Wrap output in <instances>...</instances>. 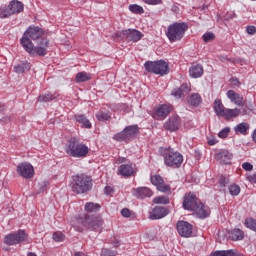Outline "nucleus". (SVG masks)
Listing matches in <instances>:
<instances>
[{"mask_svg":"<svg viewBox=\"0 0 256 256\" xmlns=\"http://www.w3.org/2000/svg\"><path fill=\"white\" fill-rule=\"evenodd\" d=\"M191 93V84L184 83L180 87L175 88L171 95L176 99H183V97H187Z\"/></svg>","mask_w":256,"mask_h":256,"instance_id":"a211bd4d","label":"nucleus"},{"mask_svg":"<svg viewBox=\"0 0 256 256\" xmlns=\"http://www.w3.org/2000/svg\"><path fill=\"white\" fill-rule=\"evenodd\" d=\"M57 97H59V95L57 93H46V94H42L40 96H38V101L39 103H47L49 101H53L55 99H57Z\"/></svg>","mask_w":256,"mask_h":256,"instance_id":"473e14b6","label":"nucleus"},{"mask_svg":"<svg viewBox=\"0 0 256 256\" xmlns=\"http://www.w3.org/2000/svg\"><path fill=\"white\" fill-rule=\"evenodd\" d=\"M181 127V118L178 115H172L167 122L164 123V129L166 131H178Z\"/></svg>","mask_w":256,"mask_h":256,"instance_id":"2eb2a0df","label":"nucleus"},{"mask_svg":"<svg viewBox=\"0 0 256 256\" xmlns=\"http://www.w3.org/2000/svg\"><path fill=\"white\" fill-rule=\"evenodd\" d=\"M124 161H127V159H126V158H123V159H122V162H124Z\"/></svg>","mask_w":256,"mask_h":256,"instance_id":"e2e57ef3","label":"nucleus"},{"mask_svg":"<svg viewBox=\"0 0 256 256\" xmlns=\"http://www.w3.org/2000/svg\"><path fill=\"white\" fill-rule=\"evenodd\" d=\"M65 152L70 157L83 159L89 154V147L82 143L79 138L73 137L68 140V143L65 147Z\"/></svg>","mask_w":256,"mask_h":256,"instance_id":"7ed1b4c3","label":"nucleus"},{"mask_svg":"<svg viewBox=\"0 0 256 256\" xmlns=\"http://www.w3.org/2000/svg\"><path fill=\"white\" fill-rule=\"evenodd\" d=\"M91 79V74L87 72H78L75 77L76 83H85V81H89Z\"/></svg>","mask_w":256,"mask_h":256,"instance_id":"c9c22d12","label":"nucleus"},{"mask_svg":"<svg viewBox=\"0 0 256 256\" xmlns=\"http://www.w3.org/2000/svg\"><path fill=\"white\" fill-rule=\"evenodd\" d=\"M53 240L56 241V243H61V242L65 241V234H63L61 232H55L53 234Z\"/></svg>","mask_w":256,"mask_h":256,"instance_id":"37998d69","label":"nucleus"},{"mask_svg":"<svg viewBox=\"0 0 256 256\" xmlns=\"http://www.w3.org/2000/svg\"><path fill=\"white\" fill-rule=\"evenodd\" d=\"M226 95L231 103H234V105H237L238 107H243V105H245L243 96L236 93L234 90H228Z\"/></svg>","mask_w":256,"mask_h":256,"instance_id":"6ab92c4d","label":"nucleus"},{"mask_svg":"<svg viewBox=\"0 0 256 256\" xmlns=\"http://www.w3.org/2000/svg\"><path fill=\"white\" fill-rule=\"evenodd\" d=\"M137 133H139V126L137 125L127 126L126 128H124L123 131L114 135L113 139L119 142L127 141V139H131L132 137H135Z\"/></svg>","mask_w":256,"mask_h":256,"instance_id":"1a4fd4ad","label":"nucleus"},{"mask_svg":"<svg viewBox=\"0 0 256 256\" xmlns=\"http://www.w3.org/2000/svg\"><path fill=\"white\" fill-rule=\"evenodd\" d=\"M231 132V128L229 127H225L224 129H222L219 133H218V137L220 139H227V137H229V133Z\"/></svg>","mask_w":256,"mask_h":256,"instance_id":"79ce46f5","label":"nucleus"},{"mask_svg":"<svg viewBox=\"0 0 256 256\" xmlns=\"http://www.w3.org/2000/svg\"><path fill=\"white\" fill-rule=\"evenodd\" d=\"M28 256H37V254L33 253V252H29Z\"/></svg>","mask_w":256,"mask_h":256,"instance_id":"052dcab7","label":"nucleus"},{"mask_svg":"<svg viewBox=\"0 0 256 256\" xmlns=\"http://www.w3.org/2000/svg\"><path fill=\"white\" fill-rule=\"evenodd\" d=\"M214 113H216L217 117H223L225 115V111L227 108L223 105V102H221V99H216L214 101Z\"/></svg>","mask_w":256,"mask_h":256,"instance_id":"a878e982","label":"nucleus"},{"mask_svg":"<svg viewBox=\"0 0 256 256\" xmlns=\"http://www.w3.org/2000/svg\"><path fill=\"white\" fill-rule=\"evenodd\" d=\"M219 183H220V187H227V185H229V178L225 176H220Z\"/></svg>","mask_w":256,"mask_h":256,"instance_id":"49530a36","label":"nucleus"},{"mask_svg":"<svg viewBox=\"0 0 256 256\" xmlns=\"http://www.w3.org/2000/svg\"><path fill=\"white\" fill-rule=\"evenodd\" d=\"M242 169H244V171H253V165L249 162H244L242 164Z\"/></svg>","mask_w":256,"mask_h":256,"instance_id":"8fccbe9b","label":"nucleus"},{"mask_svg":"<svg viewBox=\"0 0 256 256\" xmlns=\"http://www.w3.org/2000/svg\"><path fill=\"white\" fill-rule=\"evenodd\" d=\"M16 172L18 175H20V177H23V179H33L35 175V169L33 168V165L28 162H22L18 164Z\"/></svg>","mask_w":256,"mask_h":256,"instance_id":"9b49d317","label":"nucleus"},{"mask_svg":"<svg viewBox=\"0 0 256 256\" xmlns=\"http://www.w3.org/2000/svg\"><path fill=\"white\" fill-rule=\"evenodd\" d=\"M78 223H81L86 229L90 231H101V226L103 225V219L100 216H88L84 215L78 219Z\"/></svg>","mask_w":256,"mask_h":256,"instance_id":"0eeeda50","label":"nucleus"},{"mask_svg":"<svg viewBox=\"0 0 256 256\" xmlns=\"http://www.w3.org/2000/svg\"><path fill=\"white\" fill-rule=\"evenodd\" d=\"M122 35L126 37L127 41H132L133 43H137V41L143 39V33L137 29L124 30L122 31Z\"/></svg>","mask_w":256,"mask_h":256,"instance_id":"f3484780","label":"nucleus"},{"mask_svg":"<svg viewBox=\"0 0 256 256\" xmlns=\"http://www.w3.org/2000/svg\"><path fill=\"white\" fill-rule=\"evenodd\" d=\"M147 5H161L163 0H143Z\"/></svg>","mask_w":256,"mask_h":256,"instance_id":"09e8293b","label":"nucleus"},{"mask_svg":"<svg viewBox=\"0 0 256 256\" xmlns=\"http://www.w3.org/2000/svg\"><path fill=\"white\" fill-rule=\"evenodd\" d=\"M217 143V139L212 138L208 140V145H215Z\"/></svg>","mask_w":256,"mask_h":256,"instance_id":"4d7b16f0","label":"nucleus"},{"mask_svg":"<svg viewBox=\"0 0 256 256\" xmlns=\"http://www.w3.org/2000/svg\"><path fill=\"white\" fill-rule=\"evenodd\" d=\"M169 113H171V106L162 104L155 109L154 117L158 119H165V117H168Z\"/></svg>","mask_w":256,"mask_h":256,"instance_id":"412c9836","label":"nucleus"},{"mask_svg":"<svg viewBox=\"0 0 256 256\" xmlns=\"http://www.w3.org/2000/svg\"><path fill=\"white\" fill-rule=\"evenodd\" d=\"M105 195H111L113 193V188L111 186H106L104 188Z\"/></svg>","mask_w":256,"mask_h":256,"instance_id":"5fc2aeb1","label":"nucleus"},{"mask_svg":"<svg viewBox=\"0 0 256 256\" xmlns=\"http://www.w3.org/2000/svg\"><path fill=\"white\" fill-rule=\"evenodd\" d=\"M183 209L186 211H194V209L199 205V199L194 193H186L183 198Z\"/></svg>","mask_w":256,"mask_h":256,"instance_id":"f8f14e48","label":"nucleus"},{"mask_svg":"<svg viewBox=\"0 0 256 256\" xmlns=\"http://www.w3.org/2000/svg\"><path fill=\"white\" fill-rule=\"evenodd\" d=\"M70 189L76 195L89 193L93 189V179L85 174H77L72 177Z\"/></svg>","mask_w":256,"mask_h":256,"instance_id":"f03ea898","label":"nucleus"},{"mask_svg":"<svg viewBox=\"0 0 256 256\" xmlns=\"http://www.w3.org/2000/svg\"><path fill=\"white\" fill-rule=\"evenodd\" d=\"M189 29V26L185 22H175L168 26L166 36L170 43L175 41H181L185 37V33Z\"/></svg>","mask_w":256,"mask_h":256,"instance_id":"39448f33","label":"nucleus"},{"mask_svg":"<svg viewBox=\"0 0 256 256\" xmlns=\"http://www.w3.org/2000/svg\"><path fill=\"white\" fill-rule=\"evenodd\" d=\"M176 229L180 237L189 238L193 236V225L187 221H178Z\"/></svg>","mask_w":256,"mask_h":256,"instance_id":"ddd939ff","label":"nucleus"},{"mask_svg":"<svg viewBox=\"0 0 256 256\" xmlns=\"http://www.w3.org/2000/svg\"><path fill=\"white\" fill-rule=\"evenodd\" d=\"M248 181H250V183H256V173L255 174H252V175H249L247 177Z\"/></svg>","mask_w":256,"mask_h":256,"instance_id":"6e6d98bb","label":"nucleus"},{"mask_svg":"<svg viewBox=\"0 0 256 256\" xmlns=\"http://www.w3.org/2000/svg\"><path fill=\"white\" fill-rule=\"evenodd\" d=\"M101 209V205L98 203L87 202L84 206V211L87 213H97Z\"/></svg>","mask_w":256,"mask_h":256,"instance_id":"f704fd0d","label":"nucleus"},{"mask_svg":"<svg viewBox=\"0 0 256 256\" xmlns=\"http://www.w3.org/2000/svg\"><path fill=\"white\" fill-rule=\"evenodd\" d=\"M144 67L148 73H154V75H168L169 74V64L165 60L158 61H147Z\"/></svg>","mask_w":256,"mask_h":256,"instance_id":"423d86ee","label":"nucleus"},{"mask_svg":"<svg viewBox=\"0 0 256 256\" xmlns=\"http://www.w3.org/2000/svg\"><path fill=\"white\" fill-rule=\"evenodd\" d=\"M129 11H131V13H135L136 15H143V13H145L143 7L137 4H130Z\"/></svg>","mask_w":256,"mask_h":256,"instance_id":"4c0bfd02","label":"nucleus"},{"mask_svg":"<svg viewBox=\"0 0 256 256\" xmlns=\"http://www.w3.org/2000/svg\"><path fill=\"white\" fill-rule=\"evenodd\" d=\"M215 39V34L213 32H206L203 35V41L204 43H209Z\"/></svg>","mask_w":256,"mask_h":256,"instance_id":"c03bdc74","label":"nucleus"},{"mask_svg":"<svg viewBox=\"0 0 256 256\" xmlns=\"http://www.w3.org/2000/svg\"><path fill=\"white\" fill-rule=\"evenodd\" d=\"M31 70V63L28 61H21L18 64L14 65V72L18 75L25 73V71Z\"/></svg>","mask_w":256,"mask_h":256,"instance_id":"393cba45","label":"nucleus"},{"mask_svg":"<svg viewBox=\"0 0 256 256\" xmlns=\"http://www.w3.org/2000/svg\"><path fill=\"white\" fill-rule=\"evenodd\" d=\"M240 115H241V110L239 108H234V109L226 108L224 115L222 117H224L225 119H233L235 117H239Z\"/></svg>","mask_w":256,"mask_h":256,"instance_id":"7c9ffc66","label":"nucleus"},{"mask_svg":"<svg viewBox=\"0 0 256 256\" xmlns=\"http://www.w3.org/2000/svg\"><path fill=\"white\" fill-rule=\"evenodd\" d=\"M153 203L156 205H169V197L167 196H158L153 199Z\"/></svg>","mask_w":256,"mask_h":256,"instance_id":"58836bf2","label":"nucleus"},{"mask_svg":"<svg viewBox=\"0 0 256 256\" xmlns=\"http://www.w3.org/2000/svg\"><path fill=\"white\" fill-rule=\"evenodd\" d=\"M6 107L5 104H0V111H5Z\"/></svg>","mask_w":256,"mask_h":256,"instance_id":"13d9d810","label":"nucleus"},{"mask_svg":"<svg viewBox=\"0 0 256 256\" xmlns=\"http://www.w3.org/2000/svg\"><path fill=\"white\" fill-rule=\"evenodd\" d=\"M133 195L137 199H147V197H153V191L148 187H139L134 189Z\"/></svg>","mask_w":256,"mask_h":256,"instance_id":"aec40b11","label":"nucleus"},{"mask_svg":"<svg viewBox=\"0 0 256 256\" xmlns=\"http://www.w3.org/2000/svg\"><path fill=\"white\" fill-rule=\"evenodd\" d=\"M245 227H247V229H250L251 231H254V233H256V220L255 218L249 217L245 219L244 222Z\"/></svg>","mask_w":256,"mask_h":256,"instance_id":"e433bc0d","label":"nucleus"},{"mask_svg":"<svg viewBox=\"0 0 256 256\" xmlns=\"http://www.w3.org/2000/svg\"><path fill=\"white\" fill-rule=\"evenodd\" d=\"M218 159L224 165H229L231 163V159H233V154L229 152V150H222L218 154Z\"/></svg>","mask_w":256,"mask_h":256,"instance_id":"bb28decb","label":"nucleus"},{"mask_svg":"<svg viewBox=\"0 0 256 256\" xmlns=\"http://www.w3.org/2000/svg\"><path fill=\"white\" fill-rule=\"evenodd\" d=\"M96 119L99 121H109L111 119V115L108 112H103L102 110H99L96 113Z\"/></svg>","mask_w":256,"mask_h":256,"instance_id":"ea45409f","label":"nucleus"},{"mask_svg":"<svg viewBox=\"0 0 256 256\" xmlns=\"http://www.w3.org/2000/svg\"><path fill=\"white\" fill-rule=\"evenodd\" d=\"M245 237V233L243 232V230L236 228L234 230H231L230 232V239L232 241H242V239H244Z\"/></svg>","mask_w":256,"mask_h":256,"instance_id":"2f4dec72","label":"nucleus"},{"mask_svg":"<svg viewBox=\"0 0 256 256\" xmlns=\"http://www.w3.org/2000/svg\"><path fill=\"white\" fill-rule=\"evenodd\" d=\"M24 5L19 0H12L9 5L3 9H0V19H7L15 13H23Z\"/></svg>","mask_w":256,"mask_h":256,"instance_id":"6e6552de","label":"nucleus"},{"mask_svg":"<svg viewBox=\"0 0 256 256\" xmlns=\"http://www.w3.org/2000/svg\"><path fill=\"white\" fill-rule=\"evenodd\" d=\"M28 235L25 230H18L16 233H10L5 236L4 243L6 245H19L27 239Z\"/></svg>","mask_w":256,"mask_h":256,"instance_id":"9d476101","label":"nucleus"},{"mask_svg":"<svg viewBox=\"0 0 256 256\" xmlns=\"http://www.w3.org/2000/svg\"><path fill=\"white\" fill-rule=\"evenodd\" d=\"M193 212L195 213L196 217H198V219H207V217L211 215V208L202 202H199L194 208Z\"/></svg>","mask_w":256,"mask_h":256,"instance_id":"dca6fc26","label":"nucleus"},{"mask_svg":"<svg viewBox=\"0 0 256 256\" xmlns=\"http://www.w3.org/2000/svg\"><path fill=\"white\" fill-rule=\"evenodd\" d=\"M150 181L152 185H155L158 191H161V193H167V191H171V187L165 184L163 177L160 175L151 176Z\"/></svg>","mask_w":256,"mask_h":256,"instance_id":"4468645a","label":"nucleus"},{"mask_svg":"<svg viewBox=\"0 0 256 256\" xmlns=\"http://www.w3.org/2000/svg\"><path fill=\"white\" fill-rule=\"evenodd\" d=\"M47 182H42L39 186V190L37 192L38 195H41V193H45V191H47Z\"/></svg>","mask_w":256,"mask_h":256,"instance_id":"de8ad7c7","label":"nucleus"},{"mask_svg":"<svg viewBox=\"0 0 256 256\" xmlns=\"http://www.w3.org/2000/svg\"><path fill=\"white\" fill-rule=\"evenodd\" d=\"M101 256H117V252L104 248L101 251Z\"/></svg>","mask_w":256,"mask_h":256,"instance_id":"a18cd8bd","label":"nucleus"},{"mask_svg":"<svg viewBox=\"0 0 256 256\" xmlns=\"http://www.w3.org/2000/svg\"><path fill=\"white\" fill-rule=\"evenodd\" d=\"M250 126L246 122L239 123L234 127V131L236 135H247V131H249Z\"/></svg>","mask_w":256,"mask_h":256,"instance_id":"c756f323","label":"nucleus"},{"mask_svg":"<svg viewBox=\"0 0 256 256\" xmlns=\"http://www.w3.org/2000/svg\"><path fill=\"white\" fill-rule=\"evenodd\" d=\"M230 82L232 83V85H234V87H239V85H241V82H239V79L236 77H232L230 79Z\"/></svg>","mask_w":256,"mask_h":256,"instance_id":"864d4df0","label":"nucleus"},{"mask_svg":"<svg viewBox=\"0 0 256 256\" xmlns=\"http://www.w3.org/2000/svg\"><path fill=\"white\" fill-rule=\"evenodd\" d=\"M225 59H227V58H225V57H222V58H221V61H225Z\"/></svg>","mask_w":256,"mask_h":256,"instance_id":"680f3d73","label":"nucleus"},{"mask_svg":"<svg viewBox=\"0 0 256 256\" xmlns=\"http://www.w3.org/2000/svg\"><path fill=\"white\" fill-rule=\"evenodd\" d=\"M118 175L122 177H133L135 175V169L132 164H121L118 167Z\"/></svg>","mask_w":256,"mask_h":256,"instance_id":"4be33fe9","label":"nucleus"},{"mask_svg":"<svg viewBox=\"0 0 256 256\" xmlns=\"http://www.w3.org/2000/svg\"><path fill=\"white\" fill-rule=\"evenodd\" d=\"M75 119L77 123L82 125V127H85V129H91V122L89 121V119H87V116H85V114L75 115Z\"/></svg>","mask_w":256,"mask_h":256,"instance_id":"c85d7f7f","label":"nucleus"},{"mask_svg":"<svg viewBox=\"0 0 256 256\" xmlns=\"http://www.w3.org/2000/svg\"><path fill=\"white\" fill-rule=\"evenodd\" d=\"M122 217H131V211L129 208H124L121 210Z\"/></svg>","mask_w":256,"mask_h":256,"instance_id":"603ef678","label":"nucleus"},{"mask_svg":"<svg viewBox=\"0 0 256 256\" xmlns=\"http://www.w3.org/2000/svg\"><path fill=\"white\" fill-rule=\"evenodd\" d=\"M210 256H243V254H240L237 252V250H217L214 253H211Z\"/></svg>","mask_w":256,"mask_h":256,"instance_id":"cd10ccee","label":"nucleus"},{"mask_svg":"<svg viewBox=\"0 0 256 256\" xmlns=\"http://www.w3.org/2000/svg\"><path fill=\"white\" fill-rule=\"evenodd\" d=\"M188 103L189 105H192V107H199L201 105V95L198 93H193L188 97Z\"/></svg>","mask_w":256,"mask_h":256,"instance_id":"72a5a7b5","label":"nucleus"},{"mask_svg":"<svg viewBox=\"0 0 256 256\" xmlns=\"http://www.w3.org/2000/svg\"><path fill=\"white\" fill-rule=\"evenodd\" d=\"M162 156L164 157L166 167H171V169H179L183 164V154L175 151V149L171 147L164 148Z\"/></svg>","mask_w":256,"mask_h":256,"instance_id":"20e7f679","label":"nucleus"},{"mask_svg":"<svg viewBox=\"0 0 256 256\" xmlns=\"http://www.w3.org/2000/svg\"><path fill=\"white\" fill-rule=\"evenodd\" d=\"M192 79H199L203 76V66L201 64H193L189 69Z\"/></svg>","mask_w":256,"mask_h":256,"instance_id":"b1692460","label":"nucleus"},{"mask_svg":"<svg viewBox=\"0 0 256 256\" xmlns=\"http://www.w3.org/2000/svg\"><path fill=\"white\" fill-rule=\"evenodd\" d=\"M39 26L29 27L23 34L20 43L30 57H45L49 49V39Z\"/></svg>","mask_w":256,"mask_h":256,"instance_id":"f257e3e1","label":"nucleus"},{"mask_svg":"<svg viewBox=\"0 0 256 256\" xmlns=\"http://www.w3.org/2000/svg\"><path fill=\"white\" fill-rule=\"evenodd\" d=\"M74 256H85V254L81 253V252H75Z\"/></svg>","mask_w":256,"mask_h":256,"instance_id":"bf43d9fd","label":"nucleus"},{"mask_svg":"<svg viewBox=\"0 0 256 256\" xmlns=\"http://www.w3.org/2000/svg\"><path fill=\"white\" fill-rule=\"evenodd\" d=\"M166 215H169V210L163 206H156L152 210V219H163Z\"/></svg>","mask_w":256,"mask_h":256,"instance_id":"5701e85b","label":"nucleus"},{"mask_svg":"<svg viewBox=\"0 0 256 256\" xmlns=\"http://www.w3.org/2000/svg\"><path fill=\"white\" fill-rule=\"evenodd\" d=\"M246 31H247L248 35H255L256 27L255 26H247Z\"/></svg>","mask_w":256,"mask_h":256,"instance_id":"3c124183","label":"nucleus"},{"mask_svg":"<svg viewBox=\"0 0 256 256\" xmlns=\"http://www.w3.org/2000/svg\"><path fill=\"white\" fill-rule=\"evenodd\" d=\"M228 189H229L230 195H233L235 197H237V195L241 193V187H239V185L237 184L230 185Z\"/></svg>","mask_w":256,"mask_h":256,"instance_id":"a19ab883","label":"nucleus"}]
</instances>
